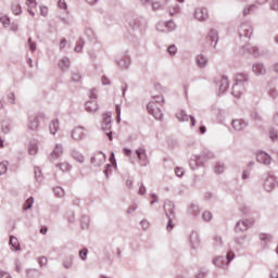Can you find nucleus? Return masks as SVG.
I'll use <instances>...</instances> for the list:
<instances>
[{"label": "nucleus", "instance_id": "2eb2a0df", "mask_svg": "<svg viewBox=\"0 0 278 278\" xmlns=\"http://www.w3.org/2000/svg\"><path fill=\"white\" fill-rule=\"evenodd\" d=\"M136 155L140 161L141 166H147L149 164V160H147V150L144 148L137 149Z\"/></svg>", "mask_w": 278, "mask_h": 278}, {"label": "nucleus", "instance_id": "f704fd0d", "mask_svg": "<svg viewBox=\"0 0 278 278\" xmlns=\"http://www.w3.org/2000/svg\"><path fill=\"white\" fill-rule=\"evenodd\" d=\"M89 225H90V217L88 215H83L80 218L81 229H88Z\"/></svg>", "mask_w": 278, "mask_h": 278}, {"label": "nucleus", "instance_id": "6e6d98bb", "mask_svg": "<svg viewBox=\"0 0 278 278\" xmlns=\"http://www.w3.org/2000/svg\"><path fill=\"white\" fill-rule=\"evenodd\" d=\"M271 238L273 237L268 233H261L260 235V240H262L263 242H270Z\"/></svg>", "mask_w": 278, "mask_h": 278}, {"label": "nucleus", "instance_id": "f8f14e48", "mask_svg": "<svg viewBox=\"0 0 278 278\" xmlns=\"http://www.w3.org/2000/svg\"><path fill=\"white\" fill-rule=\"evenodd\" d=\"M231 125L235 131H244L249 127V123L244 119H233Z\"/></svg>", "mask_w": 278, "mask_h": 278}, {"label": "nucleus", "instance_id": "2f4dec72", "mask_svg": "<svg viewBox=\"0 0 278 278\" xmlns=\"http://www.w3.org/2000/svg\"><path fill=\"white\" fill-rule=\"evenodd\" d=\"M49 129H50V134H52V136H55V134L58 132V129H60V121L53 119L49 126Z\"/></svg>", "mask_w": 278, "mask_h": 278}, {"label": "nucleus", "instance_id": "052dcab7", "mask_svg": "<svg viewBox=\"0 0 278 278\" xmlns=\"http://www.w3.org/2000/svg\"><path fill=\"white\" fill-rule=\"evenodd\" d=\"M72 80L81 81V74L79 72L72 73Z\"/></svg>", "mask_w": 278, "mask_h": 278}, {"label": "nucleus", "instance_id": "473e14b6", "mask_svg": "<svg viewBox=\"0 0 278 278\" xmlns=\"http://www.w3.org/2000/svg\"><path fill=\"white\" fill-rule=\"evenodd\" d=\"M190 115L186 113V111H180L176 114V118L180 121V123H188Z\"/></svg>", "mask_w": 278, "mask_h": 278}, {"label": "nucleus", "instance_id": "5701e85b", "mask_svg": "<svg viewBox=\"0 0 278 278\" xmlns=\"http://www.w3.org/2000/svg\"><path fill=\"white\" fill-rule=\"evenodd\" d=\"M75 260L74 255H68L66 256L63 262H62V266L66 269V270H71V268H73V262Z\"/></svg>", "mask_w": 278, "mask_h": 278}, {"label": "nucleus", "instance_id": "338daca9", "mask_svg": "<svg viewBox=\"0 0 278 278\" xmlns=\"http://www.w3.org/2000/svg\"><path fill=\"white\" fill-rule=\"evenodd\" d=\"M47 263H48L47 256L39 257V266L41 268H45V266H47Z\"/></svg>", "mask_w": 278, "mask_h": 278}, {"label": "nucleus", "instance_id": "72a5a7b5", "mask_svg": "<svg viewBox=\"0 0 278 278\" xmlns=\"http://www.w3.org/2000/svg\"><path fill=\"white\" fill-rule=\"evenodd\" d=\"M198 157H201L203 162H207V160H212L214 157V153L208 150H204L201 155H198Z\"/></svg>", "mask_w": 278, "mask_h": 278}, {"label": "nucleus", "instance_id": "393cba45", "mask_svg": "<svg viewBox=\"0 0 278 278\" xmlns=\"http://www.w3.org/2000/svg\"><path fill=\"white\" fill-rule=\"evenodd\" d=\"M28 129L30 131H37L38 130V118L35 116L28 117Z\"/></svg>", "mask_w": 278, "mask_h": 278}, {"label": "nucleus", "instance_id": "c85d7f7f", "mask_svg": "<svg viewBox=\"0 0 278 278\" xmlns=\"http://www.w3.org/2000/svg\"><path fill=\"white\" fill-rule=\"evenodd\" d=\"M59 66L62 71H68V68H71V59L66 56L61 59L59 62Z\"/></svg>", "mask_w": 278, "mask_h": 278}, {"label": "nucleus", "instance_id": "4be33fe9", "mask_svg": "<svg viewBox=\"0 0 278 278\" xmlns=\"http://www.w3.org/2000/svg\"><path fill=\"white\" fill-rule=\"evenodd\" d=\"M229 89V78L227 76H223L219 81V92H227Z\"/></svg>", "mask_w": 278, "mask_h": 278}, {"label": "nucleus", "instance_id": "7c9ffc66", "mask_svg": "<svg viewBox=\"0 0 278 278\" xmlns=\"http://www.w3.org/2000/svg\"><path fill=\"white\" fill-rule=\"evenodd\" d=\"M72 157L74 160H76V162H78L79 164H84L85 162V157H84V154H81V152L77 151V150H73L72 151Z\"/></svg>", "mask_w": 278, "mask_h": 278}, {"label": "nucleus", "instance_id": "79ce46f5", "mask_svg": "<svg viewBox=\"0 0 278 278\" xmlns=\"http://www.w3.org/2000/svg\"><path fill=\"white\" fill-rule=\"evenodd\" d=\"M164 25H165L166 31H175V27H176L175 22L168 21V22H165Z\"/></svg>", "mask_w": 278, "mask_h": 278}, {"label": "nucleus", "instance_id": "de8ad7c7", "mask_svg": "<svg viewBox=\"0 0 278 278\" xmlns=\"http://www.w3.org/2000/svg\"><path fill=\"white\" fill-rule=\"evenodd\" d=\"M35 179L36 181H42V170L40 167H35Z\"/></svg>", "mask_w": 278, "mask_h": 278}, {"label": "nucleus", "instance_id": "37998d69", "mask_svg": "<svg viewBox=\"0 0 278 278\" xmlns=\"http://www.w3.org/2000/svg\"><path fill=\"white\" fill-rule=\"evenodd\" d=\"M34 206V197H30L26 200L25 204H24V210H31V207Z\"/></svg>", "mask_w": 278, "mask_h": 278}, {"label": "nucleus", "instance_id": "58836bf2", "mask_svg": "<svg viewBox=\"0 0 278 278\" xmlns=\"http://www.w3.org/2000/svg\"><path fill=\"white\" fill-rule=\"evenodd\" d=\"M78 255L83 262H86L88 260V248H83Z\"/></svg>", "mask_w": 278, "mask_h": 278}, {"label": "nucleus", "instance_id": "a878e982", "mask_svg": "<svg viewBox=\"0 0 278 278\" xmlns=\"http://www.w3.org/2000/svg\"><path fill=\"white\" fill-rule=\"evenodd\" d=\"M195 62L200 68H205V66H207V59L203 54H198L195 58Z\"/></svg>", "mask_w": 278, "mask_h": 278}, {"label": "nucleus", "instance_id": "864d4df0", "mask_svg": "<svg viewBox=\"0 0 278 278\" xmlns=\"http://www.w3.org/2000/svg\"><path fill=\"white\" fill-rule=\"evenodd\" d=\"M8 173V162L0 163V175H5Z\"/></svg>", "mask_w": 278, "mask_h": 278}, {"label": "nucleus", "instance_id": "39448f33", "mask_svg": "<svg viewBox=\"0 0 278 278\" xmlns=\"http://www.w3.org/2000/svg\"><path fill=\"white\" fill-rule=\"evenodd\" d=\"M253 36V26L251 22H244L239 27V38H251Z\"/></svg>", "mask_w": 278, "mask_h": 278}, {"label": "nucleus", "instance_id": "9b49d317", "mask_svg": "<svg viewBox=\"0 0 278 278\" xmlns=\"http://www.w3.org/2000/svg\"><path fill=\"white\" fill-rule=\"evenodd\" d=\"M164 212L166 218H175V203L170 200L166 201L164 204Z\"/></svg>", "mask_w": 278, "mask_h": 278}, {"label": "nucleus", "instance_id": "6ab92c4d", "mask_svg": "<svg viewBox=\"0 0 278 278\" xmlns=\"http://www.w3.org/2000/svg\"><path fill=\"white\" fill-rule=\"evenodd\" d=\"M253 73L256 75H266V66L263 63H254L252 66Z\"/></svg>", "mask_w": 278, "mask_h": 278}, {"label": "nucleus", "instance_id": "e433bc0d", "mask_svg": "<svg viewBox=\"0 0 278 278\" xmlns=\"http://www.w3.org/2000/svg\"><path fill=\"white\" fill-rule=\"evenodd\" d=\"M243 49H245L248 53H250V55H254V58H257V55H260L258 49L256 47L245 46L243 47Z\"/></svg>", "mask_w": 278, "mask_h": 278}, {"label": "nucleus", "instance_id": "4d7b16f0", "mask_svg": "<svg viewBox=\"0 0 278 278\" xmlns=\"http://www.w3.org/2000/svg\"><path fill=\"white\" fill-rule=\"evenodd\" d=\"M28 47H29V51H31V53H34V51H36V41L31 40V37L28 38Z\"/></svg>", "mask_w": 278, "mask_h": 278}, {"label": "nucleus", "instance_id": "ddd939ff", "mask_svg": "<svg viewBox=\"0 0 278 278\" xmlns=\"http://www.w3.org/2000/svg\"><path fill=\"white\" fill-rule=\"evenodd\" d=\"M206 42H208L213 49L218 45V31L216 29H211L206 36Z\"/></svg>", "mask_w": 278, "mask_h": 278}, {"label": "nucleus", "instance_id": "aec40b11", "mask_svg": "<svg viewBox=\"0 0 278 278\" xmlns=\"http://www.w3.org/2000/svg\"><path fill=\"white\" fill-rule=\"evenodd\" d=\"M62 153H64V148L62 144L58 143L50 155V160H58Z\"/></svg>", "mask_w": 278, "mask_h": 278}, {"label": "nucleus", "instance_id": "a18cd8bd", "mask_svg": "<svg viewBox=\"0 0 278 278\" xmlns=\"http://www.w3.org/2000/svg\"><path fill=\"white\" fill-rule=\"evenodd\" d=\"M235 242L239 245V247H243V244L247 242V235H243L241 237H237L235 239Z\"/></svg>", "mask_w": 278, "mask_h": 278}, {"label": "nucleus", "instance_id": "412c9836", "mask_svg": "<svg viewBox=\"0 0 278 278\" xmlns=\"http://www.w3.org/2000/svg\"><path fill=\"white\" fill-rule=\"evenodd\" d=\"M29 155H37L38 153V140L31 139L28 144Z\"/></svg>", "mask_w": 278, "mask_h": 278}, {"label": "nucleus", "instance_id": "dca6fc26", "mask_svg": "<svg viewBox=\"0 0 278 278\" xmlns=\"http://www.w3.org/2000/svg\"><path fill=\"white\" fill-rule=\"evenodd\" d=\"M256 162L258 164H265V166H268L270 164V155L266 152H258L256 155Z\"/></svg>", "mask_w": 278, "mask_h": 278}, {"label": "nucleus", "instance_id": "423d86ee", "mask_svg": "<svg viewBox=\"0 0 278 278\" xmlns=\"http://www.w3.org/2000/svg\"><path fill=\"white\" fill-rule=\"evenodd\" d=\"M277 184V178L273 175L267 174L264 177L263 188L266 192H273Z\"/></svg>", "mask_w": 278, "mask_h": 278}, {"label": "nucleus", "instance_id": "774afa93", "mask_svg": "<svg viewBox=\"0 0 278 278\" xmlns=\"http://www.w3.org/2000/svg\"><path fill=\"white\" fill-rule=\"evenodd\" d=\"M270 278H278V267H276L275 270L271 271Z\"/></svg>", "mask_w": 278, "mask_h": 278}, {"label": "nucleus", "instance_id": "8fccbe9b", "mask_svg": "<svg viewBox=\"0 0 278 278\" xmlns=\"http://www.w3.org/2000/svg\"><path fill=\"white\" fill-rule=\"evenodd\" d=\"M162 8H164V4H162V2L160 1L152 2L153 12H157V10H162Z\"/></svg>", "mask_w": 278, "mask_h": 278}, {"label": "nucleus", "instance_id": "0eeeda50", "mask_svg": "<svg viewBox=\"0 0 278 278\" xmlns=\"http://www.w3.org/2000/svg\"><path fill=\"white\" fill-rule=\"evenodd\" d=\"M147 110H148L149 114L154 116V118L156 121H162V117L164 116V114L162 113V109H160V106L155 105V102H149L147 105Z\"/></svg>", "mask_w": 278, "mask_h": 278}, {"label": "nucleus", "instance_id": "f03ea898", "mask_svg": "<svg viewBox=\"0 0 278 278\" xmlns=\"http://www.w3.org/2000/svg\"><path fill=\"white\" fill-rule=\"evenodd\" d=\"M236 254L233 251H229L225 256H218L213 260V264L217 266V268H227L229 264H231L232 260H235Z\"/></svg>", "mask_w": 278, "mask_h": 278}, {"label": "nucleus", "instance_id": "20e7f679", "mask_svg": "<svg viewBox=\"0 0 278 278\" xmlns=\"http://www.w3.org/2000/svg\"><path fill=\"white\" fill-rule=\"evenodd\" d=\"M128 25L130 29L142 30L147 28V20H144L143 17H131L130 20H128Z\"/></svg>", "mask_w": 278, "mask_h": 278}, {"label": "nucleus", "instance_id": "bb28decb", "mask_svg": "<svg viewBox=\"0 0 278 278\" xmlns=\"http://www.w3.org/2000/svg\"><path fill=\"white\" fill-rule=\"evenodd\" d=\"M190 244L191 248L197 249L201 244V239H199V235L197 232H192L190 235Z\"/></svg>", "mask_w": 278, "mask_h": 278}, {"label": "nucleus", "instance_id": "b1692460", "mask_svg": "<svg viewBox=\"0 0 278 278\" xmlns=\"http://www.w3.org/2000/svg\"><path fill=\"white\" fill-rule=\"evenodd\" d=\"M188 214L193 216V218H197V216L201 214V207H199L198 204L192 203L189 206Z\"/></svg>", "mask_w": 278, "mask_h": 278}, {"label": "nucleus", "instance_id": "ea45409f", "mask_svg": "<svg viewBox=\"0 0 278 278\" xmlns=\"http://www.w3.org/2000/svg\"><path fill=\"white\" fill-rule=\"evenodd\" d=\"M84 49V39L79 38V40L77 41V45L74 48V51L76 53H81V50Z\"/></svg>", "mask_w": 278, "mask_h": 278}, {"label": "nucleus", "instance_id": "49530a36", "mask_svg": "<svg viewBox=\"0 0 278 278\" xmlns=\"http://www.w3.org/2000/svg\"><path fill=\"white\" fill-rule=\"evenodd\" d=\"M202 219L204 220V223H210V220H212V212L210 211L203 212Z\"/></svg>", "mask_w": 278, "mask_h": 278}, {"label": "nucleus", "instance_id": "13d9d810", "mask_svg": "<svg viewBox=\"0 0 278 278\" xmlns=\"http://www.w3.org/2000/svg\"><path fill=\"white\" fill-rule=\"evenodd\" d=\"M0 22L4 27H8L10 25V17L7 15L0 16Z\"/></svg>", "mask_w": 278, "mask_h": 278}, {"label": "nucleus", "instance_id": "5fc2aeb1", "mask_svg": "<svg viewBox=\"0 0 278 278\" xmlns=\"http://www.w3.org/2000/svg\"><path fill=\"white\" fill-rule=\"evenodd\" d=\"M174 219L175 218H167V225H166L167 231H173V229H175V224H173Z\"/></svg>", "mask_w": 278, "mask_h": 278}, {"label": "nucleus", "instance_id": "7ed1b4c3", "mask_svg": "<svg viewBox=\"0 0 278 278\" xmlns=\"http://www.w3.org/2000/svg\"><path fill=\"white\" fill-rule=\"evenodd\" d=\"M110 129H112V113H105L102 123V130L105 131L109 140H113L112 130Z\"/></svg>", "mask_w": 278, "mask_h": 278}, {"label": "nucleus", "instance_id": "a19ab883", "mask_svg": "<svg viewBox=\"0 0 278 278\" xmlns=\"http://www.w3.org/2000/svg\"><path fill=\"white\" fill-rule=\"evenodd\" d=\"M56 168H60L62 173H66L71 170V165H68V163H61V164H56Z\"/></svg>", "mask_w": 278, "mask_h": 278}, {"label": "nucleus", "instance_id": "9d476101", "mask_svg": "<svg viewBox=\"0 0 278 278\" xmlns=\"http://www.w3.org/2000/svg\"><path fill=\"white\" fill-rule=\"evenodd\" d=\"M105 160H108V156L105 155V153H102L101 151L94 153L91 156V164H93V166H98L101 167L103 166V163L105 162Z\"/></svg>", "mask_w": 278, "mask_h": 278}, {"label": "nucleus", "instance_id": "f257e3e1", "mask_svg": "<svg viewBox=\"0 0 278 278\" xmlns=\"http://www.w3.org/2000/svg\"><path fill=\"white\" fill-rule=\"evenodd\" d=\"M247 86H249V74L239 73L235 76V84L232 85L231 94L237 99H240L242 94L247 91Z\"/></svg>", "mask_w": 278, "mask_h": 278}, {"label": "nucleus", "instance_id": "a211bd4d", "mask_svg": "<svg viewBox=\"0 0 278 278\" xmlns=\"http://www.w3.org/2000/svg\"><path fill=\"white\" fill-rule=\"evenodd\" d=\"M84 127H77L72 130V138L73 140H84Z\"/></svg>", "mask_w": 278, "mask_h": 278}, {"label": "nucleus", "instance_id": "4468645a", "mask_svg": "<svg viewBox=\"0 0 278 278\" xmlns=\"http://www.w3.org/2000/svg\"><path fill=\"white\" fill-rule=\"evenodd\" d=\"M194 20L195 21H207V9L206 8H198L195 9L194 13H193Z\"/></svg>", "mask_w": 278, "mask_h": 278}, {"label": "nucleus", "instance_id": "c03bdc74", "mask_svg": "<svg viewBox=\"0 0 278 278\" xmlns=\"http://www.w3.org/2000/svg\"><path fill=\"white\" fill-rule=\"evenodd\" d=\"M11 10H12L13 14H15V16H18V14H21V12H23L21 4H13L11 7Z\"/></svg>", "mask_w": 278, "mask_h": 278}, {"label": "nucleus", "instance_id": "3c124183", "mask_svg": "<svg viewBox=\"0 0 278 278\" xmlns=\"http://www.w3.org/2000/svg\"><path fill=\"white\" fill-rule=\"evenodd\" d=\"M7 99L9 101V103L11 105H15L16 104V96H14V92H10L8 96H7Z\"/></svg>", "mask_w": 278, "mask_h": 278}, {"label": "nucleus", "instance_id": "c756f323", "mask_svg": "<svg viewBox=\"0 0 278 278\" xmlns=\"http://www.w3.org/2000/svg\"><path fill=\"white\" fill-rule=\"evenodd\" d=\"M9 244L11 245L12 251H21V244H18V239L16 237L11 236Z\"/></svg>", "mask_w": 278, "mask_h": 278}, {"label": "nucleus", "instance_id": "0e129e2a", "mask_svg": "<svg viewBox=\"0 0 278 278\" xmlns=\"http://www.w3.org/2000/svg\"><path fill=\"white\" fill-rule=\"evenodd\" d=\"M214 244L215 247H223V237H219V236H215L214 237Z\"/></svg>", "mask_w": 278, "mask_h": 278}, {"label": "nucleus", "instance_id": "1a4fd4ad", "mask_svg": "<svg viewBox=\"0 0 278 278\" xmlns=\"http://www.w3.org/2000/svg\"><path fill=\"white\" fill-rule=\"evenodd\" d=\"M253 223H255L254 219H243L237 222L235 226L236 233H242V231H247V229H249V227H251Z\"/></svg>", "mask_w": 278, "mask_h": 278}, {"label": "nucleus", "instance_id": "6e6552de", "mask_svg": "<svg viewBox=\"0 0 278 278\" xmlns=\"http://www.w3.org/2000/svg\"><path fill=\"white\" fill-rule=\"evenodd\" d=\"M117 66L119 68H129V64H131V56H129V51L122 52V56L116 61Z\"/></svg>", "mask_w": 278, "mask_h": 278}, {"label": "nucleus", "instance_id": "4c0bfd02", "mask_svg": "<svg viewBox=\"0 0 278 278\" xmlns=\"http://www.w3.org/2000/svg\"><path fill=\"white\" fill-rule=\"evenodd\" d=\"M53 192H54L55 197H58L59 199L64 198V195L66 194V192L64 191V189L62 187L53 188Z\"/></svg>", "mask_w": 278, "mask_h": 278}, {"label": "nucleus", "instance_id": "c9c22d12", "mask_svg": "<svg viewBox=\"0 0 278 278\" xmlns=\"http://www.w3.org/2000/svg\"><path fill=\"white\" fill-rule=\"evenodd\" d=\"M214 173H216V175H223V173H225V163H215Z\"/></svg>", "mask_w": 278, "mask_h": 278}, {"label": "nucleus", "instance_id": "bf43d9fd", "mask_svg": "<svg viewBox=\"0 0 278 278\" xmlns=\"http://www.w3.org/2000/svg\"><path fill=\"white\" fill-rule=\"evenodd\" d=\"M269 138H270V140H271L273 142H275V140H277V138H278V132H277V130L270 129V130H269Z\"/></svg>", "mask_w": 278, "mask_h": 278}, {"label": "nucleus", "instance_id": "e2e57ef3", "mask_svg": "<svg viewBox=\"0 0 278 278\" xmlns=\"http://www.w3.org/2000/svg\"><path fill=\"white\" fill-rule=\"evenodd\" d=\"M116 121L121 123V104L115 105Z\"/></svg>", "mask_w": 278, "mask_h": 278}, {"label": "nucleus", "instance_id": "cd10ccee", "mask_svg": "<svg viewBox=\"0 0 278 278\" xmlns=\"http://www.w3.org/2000/svg\"><path fill=\"white\" fill-rule=\"evenodd\" d=\"M86 110L88 112H97L99 110V104L97 103V100L87 101Z\"/></svg>", "mask_w": 278, "mask_h": 278}, {"label": "nucleus", "instance_id": "69168bd1", "mask_svg": "<svg viewBox=\"0 0 278 278\" xmlns=\"http://www.w3.org/2000/svg\"><path fill=\"white\" fill-rule=\"evenodd\" d=\"M269 8H270V10L278 12V0H271Z\"/></svg>", "mask_w": 278, "mask_h": 278}, {"label": "nucleus", "instance_id": "680f3d73", "mask_svg": "<svg viewBox=\"0 0 278 278\" xmlns=\"http://www.w3.org/2000/svg\"><path fill=\"white\" fill-rule=\"evenodd\" d=\"M167 52L169 53V55H175V54L177 53V46L170 45V46L167 48Z\"/></svg>", "mask_w": 278, "mask_h": 278}, {"label": "nucleus", "instance_id": "09e8293b", "mask_svg": "<svg viewBox=\"0 0 278 278\" xmlns=\"http://www.w3.org/2000/svg\"><path fill=\"white\" fill-rule=\"evenodd\" d=\"M268 94L271 99H278V88L273 87L269 89Z\"/></svg>", "mask_w": 278, "mask_h": 278}, {"label": "nucleus", "instance_id": "f3484780", "mask_svg": "<svg viewBox=\"0 0 278 278\" xmlns=\"http://www.w3.org/2000/svg\"><path fill=\"white\" fill-rule=\"evenodd\" d=\"M205 164V161L201 160V156H195L194 159H191L189 161V166L191 170H197L199 166H203Z\"/></svg>", "mask_w": 278, "mask_h": 278}, {"label": "nucleus", "instance_id": "603ef678", "mask_svg": "<svg viewBox=\"0 0 278 278\" xmlns=\"http://www.w3.org/2000/svg\"><path fill=\"white\" fill-rule=\"evenodd\" d=\"M154 100H152L153 103H155V105H162L164 103V98L161 96H154L153 97Z\"/></svg>", "mask_w": 278, "mask_h": 278}]
</instances>
